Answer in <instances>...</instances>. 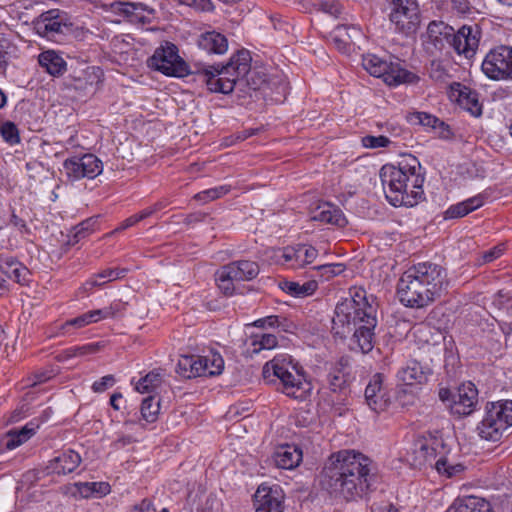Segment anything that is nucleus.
<instances>
[{
	"label": "nucleus",
	"instance_id": "obj_47",
	"mask_svg": "<svg viewBox=\"0 0 512 512\" xmlns=\"http://www.w3.org/2000/svg\"><path fill=\"white\" fill-rule=\"evenodd\" d=\"M317 271V276L322 281H328L331 278L341 274L345 270V266L341 263L323 264L313 267Z\"/></svg>",
	"mask_w": 512,
	"mask_h": 512
},
{
	"label": "nucleus",
	"instance_id": "obj_56",
	"mask_svg": "<svg viewBox=\"0 0 512 512\" xmlns=\"http://www.w3.org/2000/svg\"><path fill=\"white\" fill-rule=\"evenodd\" d=\"M361 142L365 148L375 149V148L387 147L390 143V140L388 137L383 136V135H379V136L366 135V136L362 137Z\"/></svg>",
	"mask_w": 512,
	"mask_h": 512
},
{
	"label": "nucleus",
	"instance_id": "obj_42",
	"mask_svg": "<svg viewBox=\"0 0 512 512\" xmlns=\"http://www.w3.org/2000/svg\"><path fill=\"white\" fill-rule=\"evenodd\" d=\"M280 288L294 297H304L311 295L317 288L316 281H309L300 285L298 282L283 281L280 284Z\"/></svg>",
	"mask_w": 512,
	"mask_h": 512
},
{
	"label": "nucleus",
	"instance_id": "obj_22",
	"mask_svg": "<svg viewBox=\"0 0 512 512\" xmlns=\"http://www.w3.org/2000/svg\"><path fill=\"white\" fill-rule=\"evenodd\" d=\"M453 30V27L442 21H432L427 27V43L436 51H442L446 44L450 46Z\"/></svg>",
	"mask_w": 512,
	"mask_h": 512
},
{
	"label": "nucleus",
	"instance_id": "obj_60",
	"mask_svg": "<svg viewBox=\"0 0 512 512\" xmlns=\"http://www.w3.org/2000/svg\"><path fill=\"white\" fill-rule=\"evenodd\" d=\"M179 2L200 11L208 12L213 10V4L210 0H179Z\"/></svg>",
	"mask_w": 512,
	"mask_h": 512
},
{
	"label": "nucleus",
	"instance_id": "obj_11",
	"mask_svg": "<svg viewBox=\"0 0 512 512\" xmlns=\"http://www.w3.org/2000/svg\"><path fill=\"white\" fill-rule=\"evenodd\" d=\"M480 38L481 31L478 25H464L457 32L453 30L450 46L458 55L471 59L476 54Z\"/></svg>",
	"mask_w": 512,
	"mask_h": 512
},
{
	"label": "nucleus",
	"instance_id": "obj_28",
	"mask_svg": "<svg viewBox=\"0 0 512 512\" xmlns=\"http://www.w3.org/2000/svg\"><path fill=\"white\" fill-rule=\"evenodd\" d=\"M312 219L338 227H344L347 224L342 210L331 203L320 204L314 211Z\"/></svg>",
	"mask_w": 512,
	"mask_h": 512
},
{
	"label": "nucleus",
	"instance_id": "obj_43",
	"mask_svg": "<svg viewBox=\"0 0 512 512\" xmlns=\"http://www.w3.org/2000/svg\"><path fill=\"white\" fill-rule=\"evenodd\" d=\"M278 344L277 338L273 334L263 333L254 335L251 338L252 354H257L261 350H271Z\"/></svg>",
	"mask_w": 512,
	"mask_h": 512
},
{
	"label": "nucleus",
	"instance_id": "obj_36",
	"mask_svg": "<svg viewBox=\"0 0 512 512\" xmlns=\"http://www.w3.org/2000/svg\"><path fill=\"white\" fill-rule=\"evenodd\" d=\"M484 204L483 195L479 194L465 201L451 205L444 213L445 219L461 218L480 208Z\"/></svg>",
	"mask_w": 512,
	"mask_h": 512
},
{
	"label": "nucleus",
	"instance_id": "obj_53",
	"mask_svg": "<svg viewBox=\"0 0 512 512\" xmlns=\"http://www.w3.org/2000/svg\"><path fill=\"white\" fill-rule=\"evenodd\" d=\"M98 349H99L98 344H87L84 346L73 347V348H69L66 351H64L63 357L68 359V358H72V357H78V356H83V355H87V354H92V353L97 352Z\"/></svg>",
	"mask_w": 512,
	"mask_h": 512
},
{
	"label": "nucleus",
	"instance_id": "obj_23",
	"mask_svg": "<svg viewBox=\"0 0 512 512\" xmlns=\"http://www.w3.org/2000/svg\"><path fill=\"white\" fill-rule=\"evenodd\" d=\"M0 271L20 285L29 281L30 271L15 257L0 255Z\"/></svg>",
	"mask_w": 512,
	"mask_h": 512
},
{
	"label": "nucleus",
	"instance_id": "obj_14",
	"mask_svg": "<svg viewBox=\"0 0 512 512\" xmlns=\"http://www.w3.org/2000/svg\"><path fill=\"white\" fill-rule=\"evenodd\" d=\"M281 263H292L293 268L304 267L311 264L318 256V250L309 244H296L286 246L279 250Z\"/></svg>",
	"mask_w": 512,
	"mask_h": 512
},
{
	"label": "nucleus",
	"instance_id": "obj_41",
	"mask_svg": "<svg viewBox=\"0 0 512 512\" xmlns=\"http://www.w3.org/2000/svg\"><path fill=\"white\" fill-rule=\"evenodd\" d=\"M75 487L83 498L104 496L110 492V485L106 482H79Z\"/></svg>",
	"mask_w": 512,
	"mask_h": 512
},
{
	"label": "nucleus",
	"instance_id": "obj_3",
	"mask_svg": "<svg viewBox=\"0 0 512 512\" xmlns=\"http://www.w3.org/2000/svg\"><path fill=\"white\" fill-rule=\"evenodd\" d=\"M448 285L444 267L432 262H422L403 273L398 281L397 294L404 306L419 309L440 298Z\"/></svg>",
	"mask_w": 512,
	"mask_h": 512
},
{
	"label": "nucleus",
	"instance_id": "obj_44",
	"mask_svg": "<svg viewBox=\"0 0 512 512\" xmlns=\"http://www.w3.org/2000/svg\"><path fill=\"white\" fill-rule=\"evenodd\" d=\"M160 410V401L155 396H148L142 400L141 415L148 423L156 421Z\"/></svg>",
	"mask_w": 512,
	"mask_h": 512
},
{
	"label": "nucleus",
	"instance_id": "obj_27",
	"mask_svg": "<svg viewBox=\"0 0 512 512\" xmlns=\"http://www.w3.org/2000/svg\"><path fill=\"white\" fill-rule=\"evenodd\" d=\"M198 46L209 54H224L228 49V40L220 32L207 31L199 36Z\"/></svg>",
	"mask_w": 512,
	"mask_h": 512
},
{
	"label": "nucleus",
	"instance_id": "obj_54",
	"mask_svg": "<svg viewBox=\"0 0 512 512\" xmlns=\"http://www.w3.org/2000/svg\"><path fill=\"white\" fill-rule=\"evenodd\" d=\"M1 135L3 139L10 144H15L20 141L19 132L16 125L12 122H5L1 126Z\"/></svg>",
	"mask_w": 512,
	"mask_h": 512
},
{
	"label": "nucleus",
	"instance_id": "obj_61",
	"mask_svg": "<svg viewBox=\"0 0 512 512\" xmlns=\"http://www.w3.org/2000/svg\"><path fill=\"white\" fill-rule=\"evenodd\" d=\"M95 224L93 219H87L81 222L79 225L75 227L76 232L74 234L75 242H78L80 239L84 238L88 231L91 229L92 225Z\"/></svg>",
	"mask_w": 512,
	"mask_h": 512
},
{
	"label": "nucleus",
	"instance_id": "obj_8",
	"mask_svg": "<svg viewBox=\"0 0 512 512\" xmlns=\"http://www.w3.org/2000/svg\"><path fill=\"white\" fill-rule=\"evenodd\" d=\"M481 69L492 80H512V47L500 45L485 56Z\"/></svg>",
	"mask_w": 512,
	"mask_h": 512
},
{
	"label": "nucleus",
	"instance_id": "obj_64",
	"mask_svg": "<svg viewBox=\"0 0 512 512\" xmlns=\"http://www.w3.org/2000/svg\"><path fill=\"white\" fill-rule=\"evenodd\" d=\"M451 7L460 14H466L470 11V3L468 0H451Z\"/></svg>",
	"mask_w": 512,
	"mask_h": 512
},
{
	"label": "nucleus",
	"instance_id": "obj_39",
	"mask_svg": "<svg viewBox=\"0 0 512 512\" xmlns=\"http://www.w3.org/2000/svg\"><path fill=\"white\" fill-rule=\"evenodd\" d=\"M162 382L161 370H153L136 382L135 389L140 393H152L161 386Z\"/></svg>",
	"mask_w": 512,
	"mask_h": 512
},
{
	"label": "nucleus",
	"instance_id": "obj_20",
	"mask_svg": "<svg viewBox=\"0 0 512 512\" xmlns=\"http://www.w3.org/2000/svg\"><path fill=\"white\" fill-rule=\"evenodd\" d=\"M390 21L406 36L414 34L419 26L418 7H406V11H391Z\"/></svg>",
	"mask_w": 512,
	"mask_h": 512
},
{
	"label": "nucleus",
	"instance_id": "obj_17",
	"mask_svg": "<svg viewBox=\"0 0 512 512\" xmlns=\"http://www.w3.org/2000/svg\"><path fill=\"white\" fill-rule=\"evenodd\" d=\"M476 430L481 439L497 442L501 440L508 428L498 417H492L490 410L485 406L483 418Z\"/></svg>",
	"mask_w": 512,
	"mask_h": 512
},
{
	"label": "nucleus",
	"instance_id": "obj_2",
	"mask_svg": "<svg viewBox=\"0 0 512 512\" xmlns=\"http://www.w3.org/2000/svg\"><path fill=\"white\" fill-rule=\"evenodd\" d=\"M377 318L375 309L366 299L362 288L350 290V297L340 301L334 311L331 332L335 337L345 339L352 333L350 349L362 353L370 352L375 344Z\"/></svg>",
	"mask_w": 512,
	"mask_h": 512
},
{
	"label": "nucleus",
	"instance_id": "obj_40",
	"mask_svg": "<svg viewBox=\"0 0 512 512\" xmlns=\"http://www.w3.org/2000/svg\"><path fill=\"white\" fill-rule=\"evenodd\" d=\"M389 63L373 54L364 56L362 60L364 69L372 76L379 78H384L387 69H389Z\"/></svg>",
	"mask_w": 512,
	"mask_h": 512
},
{
	"label": "nucleus",
	"instance_id": "obj_33",
	"mask_svg": "<svg viewBox=\"0 0 512 512\" xmlns=\"http://www.w3.org/2000/svg\"><path fill=\"white\" fill-rule=\"evenodd\" d=\"M228 271L227 275L232 274V277L236 281H250L257 277L259 274V265L257 262L250 260H238L227 264Z\"/></svg>",
	"mask_w": 512,
	"mask_h": 512
},
{
	"label": "nucleus",
	"instance_id": "obj_4",
	"mask_svg": "<svg viewBox=\"0 0 512 512\" xmlns=\"http://www.w3.org/2000/svg\"><path fill=\"white\" fill-rule=\"evenodd\" d=\"M380 178L387 200L395 207H413L424 198L421 165L412 155L403 156L397 165H384Z\"/></svg>",
	"mask_w": 512,
	"mask_h": 512
},
{
	"label": "nucleus",
	"instance_id": "obj_30",
	"mask_svg": "<svg viewBox=\"0 0 512 512\" xmlns=\"http://www.w3.org/2000/svg\"><path fill=\"white\" fill-rule=\"evenodd\" d=\"M419 79L418 75L404 69L400 63L390 62L383 81L389 86H397L400 84H415Z\"/></svg>",
	"mask_w": 512,
	"mask_h": 512
},
{
	"label": "nucleus",
	"instance_id": "obj_7",
	"mask_svg": "<svg viewBox=\"0 0 512 512\" xmlns=\"http://www.w3.org/2000/svg\"><path fill=\"white\" fill-rule=\"evenodd\" d=\"M148 66L166 76L182 78L187 76L189 66L179 56L178 48L171 42L158 47L148 59Z\"/></svg>",
	"mask_w": 512,
	"mask_h": 512
},
{
	"label": "nucleus",
	"instance_id": "obj_15",
	"mask_svg": "<svg viewBox=\"0 0 512 512\" xmlns=\"http://www.w3.org/2000/svg\"><path fill=\"white\" fill-rule=\"evenodd\" d=\"M36 33L45 38H54L63 33L64 19L58 10H49L42 13L34 22Z\"/></svg>",
	"mask_w": 512,
	"mask_h": 512
},
{
	"label": "nucleus",
	"instance_id": "obj_37",
	"mask_svg": "<svg viewBox=\"0 0 512 512\" xmlns=\"http://www.w3.org/2000/svg\"><path fill=\"white\" fill-rule=\"evenodd\" d=\"M127 269H105L102 272L94 275L91 279L83 284L85 291H91L96 286H102L106 282L120 279L125 276Z\"/></svg>",
	"mask_w": 512,
	"mask_h": 512
},
{
	"label": "nucleus",
	"instance_id": "obj_24",
	"mask_svg": "<svg viewBox=\"0 0 512 512\" xmlns=\"http://www.w3.org/2000/svg\"><path fill=\"white\" fill-rule=\"evenodd\" d=\"M302 457V450L299 447L284 445L273 453V462L278 468L291 470L299 466Z\"/></svg>",
	"mask_w": 512,
	"mask_h": 512
},
{
	"label": "nucleus",
	"instance_id": "obj_10",
	"mask_svg": "<svg viewBox=\"0 0 512 512\" xmlns=\"http://www.w3.org/2000/svg\"><path fill=\"white\" fill-rule=\"evenodd\" d=\"M444 448V441L440 438H418L407 452V461L415 468L433 466L439 449Z\"/></svg>",
	"mask_w": 512,
	"mask_h": 512
},
{
	"label": "nucleus",
	"instance_id": "obj_21",
	"mask_svg": "<svg viewBox=\"0 0 512 512\" xmlns=\"http://www.w3.org/2000/svg\"><path fill=\"white\" fill-rule=\"evenodd\" d=\"M429 374V368L416 360H411L398 370L396 377L404 385H414L425 383Z\"/></svg>",
	"mask_w": 512,
	"mask_h": 512
},
{
	"label": "nucleus",
	"instance_id": "obj_19",
	"mask_svg": "<svg viewBox=\"0 0 512 512\" xmlns=\"http://www.w3.org/2000/svg\"><path fill=\"white\" fill-rule=\"evenodd\" d=\"M80 463V455L74 450L68 449L51 459L46 470L49 474L65 475L75 471Z\"/></svg>",
	"mask_w": 512,
	"mask_h": 512
},
{
	"label": "nucleus",
	"instance_id": "obj_49",
	"mask_svg": "<svg viewBox=\"0 0 512 512\" xmlns=\"http://www.w3.org/2000/svg\"><path fill=\"white\" fill-rule=\"evenodd\" d=\"M230 190V185H221L199 192L198 194L195 195V199L202 201L203 203H207L209 201L216 200L226 195L227 193L230 192Z\"/></svg>",
	"mask_w": 512,
	"mask_h": 512
},
{
	"label": "nucleus",
	"instance_id": "obj_51",
	"mask_svg": "<svg viewBox=\"0 0 512 512\" xmlns=\"http://www.w3.org/2000/svg\"><path fill=\"white\" fill-rule=\"evenodd\" d=\"M347 372H343L341 369L337 371L332 370L328 375L329 388L333 392L341 391L347 383Z\"/></svg>",
	"mask_w": 512,
	"mask_h": 512
},
{
	"label": "nucleus",
	"instance_id": "obj_9",
	"mask_svg": "<svg viewBox=\"0 0 512 512\" xmlns=\"http://www.w3.org/2000/svg\"><path fill=\"white\" fill-rule=\"evenodd\" d=\"M65 175L69 181H78L82 178L94 179L103 171L102 161L94 154L74 156L63 162Z\"/></svg>",
	"mask_w": 512,
	"mask_h": 512
},
{
	"label": "nucleus",
	"instance_id": "obj_46",
	"mask_svg": "<svg viewBox=\"0 0 512 512\" xmlns=\"http://www.w3.org/2000/svg\"><path fill=\"white\" fill-rule=\"evenodd\" d=\"M333 32L335 37H342L344 40L354 44L356 40L362 37V32L359 27L354 25H337Z\"/></svg>",
	"mask_w": 512,
	"mask_h": 512
},
{
	"label": "nucleus",
	"instance_id": "obj_50",
	"mask_svg": "<svg viewBox=\"0 0 512 512\" xmlns=\"http://www.w3.org/2000/svg\"><path fill=\"white\" fill-rule=\"evenodd\" d=\"M412 120H416L419 124L426 127H431L433 129L436 128H446L447 125L435 117L434 115H431L426 112H416L412 115Z\"/></svg>",
	"mask_w": 512,
	"mask_h": 512
},
{
	"label": "nucleus",
	"instance_id": "obj_5",
	"mask_svg": "<svg viewBox=\"0 0 512 512\" xmlns=\"http://www.w3.org/2000/svg\"><path fill=\"white\" fill-rule=\"evenodd\" d=\"M250 51L242 49L237 51L226 65L208 66L200 74L202 81L211 92L229 94L237 86L249 84L247 78L251 70Z\"/></svg>",
	"mask_w": 512,
	"mask_h": 512
},
{
	"label": "nucleus",
	"instance_id": "obj_32",
	"mask_svg": "<svg viewBox=\"0 0 512 512\" xmlns=\"http://www.w3.org/2000/svg\"><path fill=\"white\" fill-rule=\"evenodd\" d=\"M38 62L51 76L59 77L67 70L66 61L54 50H47L39 54Z\"/></svg>",
	"mask_w": 512,
	"mask_h": 512
},
{
	"label": "nucleus",
	"instance_id": "obj_45",
	"mask_svg": "<svg viewBox=\"0 0 512 512\" xmlns=\"http://www.w3.org/2000/svg\"><path fill=\"white\" fill-rule=\"evenodd\" d=\"M203 357L204 360H206L205 366L203 367V376H217L222 373L224 369V360L220 353L211 352L210 355Z\"/></svg>",
	"mask_w": 512,
	"mask_h": 512
},
{
	"label": "nucleus",
	"instance_id": "obj_29",
	"mask_svg": "<svg viewBox=\"0 0 512 512\" xmlns=\"http://www.w3.org/2000/svg\"><path fill=\"white\" fill-rule=\"evenodd\" d=\"M35 434V429L26 425L21 429H12L0 438V450H14Z\"/></svg>",
	"mask_w": 512,
	"mask_h": 512
},
{
	"label": "nucleus",
	"instance_id": "obj_16",
	"mask_svg": "<svg viewBox=\"0 0 512 512\" xmlns=\"http://www.w3.org/2000/svg\"><path fill=\"white\" fill-rule=\"evenodd\" d=\"M476 430L481 439L497 442L501 440L508 428L498 417H492L490 410L485 406L483 418Z\"/></svg>",
	"mask_w": 512,
	"mask_h": 512
},
{
	"label": "nucleus",
	"instance_id": "obj_38",
	"mask_svg": "<svg viewBox=\"0 0 512 512\" xmlns=\"http://www.w3.org/2000/svg\"><path fill=\"white\" fill-rule=\"evenodd\" d=\"M486 407L490 410L492 417H498L507 428L512 426V400L487 402Z\"/></svg>",
	"mask_w": 512,
	"mask_h": 512
},
{
	"label": "nucleus",
	"instance_id": "obj_63",
	"mask_svg": "<svg viewBox=\"0 0 512 512\" xmlns=\"http://www.w3.org/2000/svg\"><path fill=\"white\" fill-rule=\"evenodd\" d=\"M120 12L123 13L128 19H130L131 15L135 14L136 10H145V7L142 4H134V3H121L120 4Z\"/></svg>",
	"mask_w": 512,
	"mask_h": 512
},
{
	"label": "nucleus",
	"instance_id": "obj_35",
	"mask_svg": "<svg viewBox=\"0 0 512 512\" xmlns=\"http://www.w3.org/2000/svg\"><path fill=\"white\" fill-rule=\"evenodd\" d=\"M458 92L457 101L461 107L469 111L474 116L482 114V107L479 103L478 93L467 86L455 83Z\"/></svg>",
	"mask_w": 512,
	"mask_h": 512
},
{
	"label": "nucleus",
	"instance_id": "obj_55",
	"mask_svg": "<svg viewBox=\"0 0 512 512\" xmlns=\"http://www.w3.org/2000/svg\"><path fill=\"white\" fill-rule=\"evenodd\" d=\"M505 251V245L499 244L490 250H487L481 254V256L477 259L478 265H483L486 263H490L496 259H498Z\"/></svg>",
	"mask_w": 512,
	"mask_h": 512
},
{
	"label": "nucleus",
	"instance_id": "obj_52",
	"mask_svg": "<svg viewBox=\"0 0 512 512\" xmlns=\"http://www.w3.org/2000/svg\"><path fill=\"white\" fill-rule=\"evenodd\" d=\"M47 475H49V473H47L46 467L44 469H32V470L25 472L22 475L20 483H21L22 487H24V486L30 487V486L34 485L35 483H37L38 481H40L41 479H43Z\"/></svg>",
	"mask_w": 512,
	"mask_h": 512
},
{
	"label": "nucleus",
	"instance_id": "obj_34",
	"mask_svg": "<svg viewBox=\"0 0 512 512\" xmlns=\"http://www.w3.org/2000/svg\"><path fill=\"white\" fill-rule=\"evenodd\" d=\"M447 512H493L491 504L483 498L468 496L458 498Z\"/></svg>",
	"mask_w": 512,
	"mask_h": 512
},
{
	"label": "nucleus",
	"instance_id": "obj_12",
	"mask_svg": "<svg viewBox=\"0 0 512 512\" xmlns=\"http://www.w3.org/2000/svg\"><path fill=\"white\" fill-rule=\"evenodd\" d=\"M478 404V390L471 382L462 384L451 403L447 404L451 414L461 418L471 415Z\"/></svg>",
	"mask_w": 512,
	"mask_h": 512
},
{
	"label": "nucleus",
	"instance_id": "obj_1",
	"mask_svg": "<svg viewBox=\"0 0 512 512\" xmlns=\"http://www.w3.org/2000/svg\"><path fill=\"white\" fill-rule=\"evenodd\" d=\"M376 479L373 460L353 449L332 453L321 471L320 484L332 497L353 501L365 497Z\"/></svg>",
	"mask_w": 512,
	"mask_h": 512
},
{
	"label": "nucleus",
	"instance_id": "obj_31",
	"mask_svg": "<svg viewBox=\"0 0 512 512\" xmlns=\"http://www.w3.org/2000/svg\"><path fill=\"white\" fill-rule=\"evenodd\" d=\"M419 79L418 75L404 69L400 63L390 62L383 81L389 86H397L400 84H415Z\"/></svg>",
	"mask_w": 512,
	"mask_h": 512
},
{
	"label": "nucleus",
	"instance_id": "obj_59",
	"mask_svg": "<svg viewBox=\"0 0 512 512\" xmlns=\"http://www.w3.org/2000/svg\"><path fill=\"white\" fill-rule=\"evenodd\" d=\"M115 383V378L113 375H106L102 377L100 380L95 381L92 385V390L96 393H101L107 390L109 387H112Z\"/></svg>",
	"mask_w": 512,
	"mask_h": 512
},
{
	"label": "nucleus",
	"instance_id": "obj_6",
	"mask_svg": "<svg viewBox=\"0 0 512 512\" xmlns=\"http://www.w3.org/2000/svg\"><path fill=\"white\" fill-rule=\"evenodd\" d=\"M290 365V357L277 355L263 366V378L268 383L279 380L283 393L294 399H303L306 394L304 383L299 375L295 376L289 370Z\"/></svg>",
	"mask_w": 512,
	"mask_h": 512
},
{
	"label": "nucleus",
	"instance_id": "obj_48",
	"mask_svg": "<svg viewBox=\"0 0 512 512\" xmlns=\"http://www.w3.org/2000/svg\"><path fill=\"white\" fill-rule=\"evenodd\" d=\"M228 271H230V269H228V266L225 265L221 267V269H219L216 273V281L218 287L221 291H223L225 295H231L233 293V281H236L234 277H230V275H227Z\"/></svg>",
	"mask_w": 512,
	"mask_h": 512
},
{
	"label": "nucleus",
	"instance_id": "obj_57",
	"mask_svg": "<svg viewBox=\"0 0 512 512\" xmlns=\"http://www.w3.org/2000/svg\"><path fill=\"white\" fill-rule=\"evenodd\" d=\"M254 326L258 328H266V327H282L283 331H288L287 325L283 324L280 318L276 315H270L261 319H258L254 322Z\"/></svg>",
	"mask_w": 512,
	"mask_h": 512
},
{
	"label": "nucleus",
	"instance_id": "obj_62",
	"mask_svg": "<svg viewBox=\"0 0 512 512\" xmlns=\"http://www.w3.org/2000/svg\"><path fill=\"white\" fill-rule=\"evenodd\" d=\"M447 76V73L440 62L433 61L431 63L430 67V77L437 80V81H443L445 77Z\"/></svg>",
	"mask_w": 512,
	"mask_h": 512
},
{
	"label": "nucleus",
	"instance_id": "obj_13",
	"mask_svg": "<svg viewBox=\"0 0 512 512\" xmlns=\"http://www.w3.org/2000/svg\"><path fill=\"white\" fill-rule=\"evenodd\" d=\"M284 495L279 486L261 485L254 494L256 512H283Z\"/></svg>",
	"mask_w": 512,
	"mask_h": 512
},
{
	"label": "nucleus",
	"instance_id": "obj_25",
	"mask_svg": "<svg viewBox=\"0 0 512 512\" xmlns=\"http://www.w3.org/2000/svg\"><path fill=\"white\" fill-rule=\"evenodd\" d=\"M205 361L204 357L199 355H182L177 362L176 372L186 379L201 377L204 374Z\"/></svg>",
	"mask_w": 512,
	"mask_h": 512
},
{
	"label": "nucleus",
	"instance_id": "obj_18",
	"mask_svg": "<svg viewBox=\"0 0 512 512\" xmlns=\"http://www.w3.org/2000/svg\"><path fill=\"white\" fill-rule=\"evenodd\" d=\"M383 375L376 373L370 379L365 389V400L371 410L376 413L383 411L388 406V398L383 391Z\"/></svg>",
	"mask_w": 512,
	"mask_h": 512
},
{
	"label": "nucleus",
	"instance_id": "obj_26",
	"mask_svg": "<svg viewBox=\"0 0 512 512\" xmlns=\"http://www.w3.org/2000/svg\"><path fill=\"white\" fill-rule=\"evenodd\" d=\"M437 472L447 478H452L460 475L464 472L465 466L459 462H455L450 457V450L444 443V448L439 449L437 458L435 459L433 466Z\"/></svg>",
	"mask_w": 512,
	"mask_h": 512
},
{
	"label": "nucleus",
	"instance_id": "obj_58",
	"mask_svg": "<svg viewBox=\"0 0 512 512\" xmlns=\"http://www.w3.org/2000/svg\"><path fill=\"white\" fill-rule=\"evenodd\" d=\"M111 309L105 308V309H97L93 311H89L87 313L82 314V317L85 321V324L88 325L90 323H95L99 321L100 319L107 318L111 316Z\"/></svg>",
	"mask_w": 512,
	"mask_h": 512
}]
</instances>
